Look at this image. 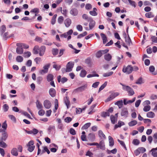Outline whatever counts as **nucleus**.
<instances>
[{
	"instance_id": "f257e3e1",
	"label": "nucleus",
	"mask_w": 157,
	"mask_h": 157,
	"mask_svg": "<svg viewBox=\"0 0 157 157\" xmlns=\"http://www.w3.org/2000/svg\"><path fill=\"white\" fill-rule=\"evenodd\" d=\"M120 84L123 86L122 89L128 92V95L131 96L134 94L135 92L134 91L130 86H126L121 82L120 83Z\"/></svg>"
},
{
	"instance_id": "f03ea898",
	"label": "nucleus",
	"mask_w": 157,
	"mask_h": 157,
	"mask_svg": "<svg viewBox=\"0 0 157 157\" xmlns=\"http://www.w3.org/2000/svg\"><path fill=\"white\" fill-rule=\"evenodd\" d=\"M87 88V85L86 84L81 86L74 90L73 92L75 93L81 92L85 91Z\"/></svg>"
},
{
	"instance_id": "7ed1b4c3",
	"label": "nucleus",
	"mask_w": 157,
	"mask_h": 157,
	"mask_svg": "<svg viewBox=\"0 0 157 157\" xmlns=\"http://www.w3.org/2000/svg\"><path fill=\"white\" fill-rule=\"evenodd\" d=\"M120 94L118 92H114L112 93L105 101V102H109L114 98L116 97L119 95Z\"/></svg>"
},
{
	"instance_id": "20e7f679",
	"label": "nucleus",
	"mask_w": 157,
	"mask_h": 157,
	"mask_svg": "<svg viewBox=\"0 0 157 157\" xmlns=\"http://www.w3.org/2000/svg\"><path fill=\"white\" fill-rule=\"evenodd\" d=\"M133 70V67L131 65H128L125 68L123 67L122 69V71L124 73H126L127 74H130L131 73Z\"/></svg>"
},
{
	"instance_id": "39448f33",
	"label": "nucleus",
	"mask_w": 157,
	"mask_h": 157,
	"mask_svg": "<svg viewBox=\"0 0 157 157\" xmlns=\"http://www.w3.org/2000/svg\"><path fill=\"white\" fill-rule=\"evenodd\" d=\"M74 62H68L66 65V72H69L71 71L72 70V69L74 67Z\"/></svg>"
},
{
	"instance_id": "423d86ee",
	"label": "nucleus",
	"mask_w": 157,
	"mask_h": 157,
	"mask_svg": "<svg viewBox=\"0 0 157 157\" xmlns=\"http://www.w3.org/2000/svg\"><path fill=\"white\" fill-rule=\"evenodd\" d=\"M109 51V50L107 49L99 50L96 53V56L98 58H100L102 56V55L107 53Z\"/></svg>"
},
{
	"instance_id": "0eeeda50",
	"label": "nucleus",
	"mask_w": 157,
	"mask_h": 157,
	"mask_svg": "<svg viewBox=\"0 0 157 157\" xmlns=\"http://www.w3.org/2000/svg\"><path fill=\"white\" fill-rule=\"evenodd\" d=\"M50 65V63L47 64L45 65L43 67V69L41 70L39 72L41 74H44L45 73H47L48 71V68H49Z\"/></svg>"
},
{
	"instance_id": "6e6552de",
	"label": "nucleus",
	"mask_w": 157,
	"mask_h": 157,
	"mask_svg": "<svg viewBox=\"0 0 157 157\" xmlns=\"http://www.w3.org/2000/svg\"><path fill=\"white\" fill-rule=\"evenodd\" d=\"M128 115V112L126 108H124L122 109L121 112V115L124 117H127Z\"/></svg>"
},
{
	"instance_id": "1a4fd4ad",
	"label": "nucleus",
	"mask_w": 157,
	"mask_h": 157,
	"mask_svg": "<svg viewBox=\"0 0 157 157\" xmlns=\"http://www.w3.org/2000/svg\"><path fill=\"white\" fill-rule=\"evenodd\" d=\"M43 104L44 107L47 109H49L51 106V103L48 100H44Z\"/></svg>"
},
{
	"instance_id": "9d476101",
	"label": "nucleus",
	"mask_w": 157,
	"mask_h": 157,
	"mask_svg": "<svg viewBox=\"0 0 157 157\" xmlns=\"http://www.w3.org/2000/svg\"><path fill=\"white\" fill-rule=\"evenodd\" d=\"M46 47L44 46H42L39 48V55L40 56H42L44 54L45 51Z\"/></svg>"
},
{
	"instance_id": "9b49d317",
	"label": "nucleus",
	"mask_w": 157,
	"mask_h": 157,
	"mask_svg": "<svg viewBox=\"0 0 157 157\" xmlns=\"http://www.w3.org/2000/svg\"><path fill=\"white\" fill-rule=\"evenodd\" d=\"M49 93L50 95L52 97H54L56 95V90L53 88L50 89L49 90Z\"/></svg>"
},
{
	"instance_id": "f8f14e48",
	"label": "nucleus",
	"mask_w": 157,
	"mask_h": 157,
	"mask_svg": "<svg viewBox=\"0 0 157 157\" xmlns=\"http://www.w3.org/2000/svg\"><path fill=\"white\" fill-rule=\"evenodd\" d=\"M7 137L8 135L7 132L5 131H3L2 133V136L0 137V140L5 141L7 139Z\"/></svg>"
},
{
	"instance_id": "ddd939ff",
	"label": "nucleus",
	"mask_w": 157,
	"mask_h": 157,
	"mask_svg": "<svg viewBox=\"0 0 157 157\" xmlns=\"http://www.w3.org/2000/svg\"><path fill=\"white\" fill-rule=\"evenodd\" d=\"M70 13L73 16H76L78 13V11L77 9L73 8L70 10Z\"/></svg>"
},
{
	"instance_id": "4468645a",
	"label": "nucleus",
	"mask_w": 157,
	"mask_h": 157,
	"mask_svg": "<svg viewBox=\"0 0 157 157\" xmlns=\"http://www.w3.org/2000/svg\"><path fill=\"white\" fill-rule=\"evenodd\" d=\"M17 47L16 48V52L18 54L21 55L23 53L24 50L20 46H17Z\"/></svg>"
},
{
	"instance_id": "2eb2a0df",
	"label": "nucleus",
	"mask_w": 157,
	"mask_h": 157,
	"mask_svg": "<svg viewBox=\"0 0 157 157\" xmlns=\"http://www.w3.org/2000/svg\"><path fill=\"white\" fill-rule=\"evenodd\" d=\"M89 21H90L89 24V29H91L95 26V22L94 20H93L92 18H91V19H90L89 20Z\"/></svg>"
},
{
	"instance_id": "dca6fc26",
	"label": "nucleus",
	"mask_w": 157,
	"mask_h": 157,
	"mask_svg": "<svg viewBox=\"0 0 157 157\" xmlns=\"http://www.w3.org/2000/svg\"><path fill=\"white\" fill-rule=\"evenodd\" d=\"M64 23L65 26L67 27H69L71 23V21L69 18L66 19L64 21Z\"/></svg>"
},
{
	"instance_id": "f3484780",
	"label": "nucleus",
	"mask_w": 157,
	"mask_h": 157,
	"mask_svg": "<svg viewBox=\"0 0 157 157\" xmlns=\"http://www.w3.org/2000/svg\"><path fill=\"white\" fill-rule=\"evenodd\" d=\"M55 127L54 125H50L48 128V134L52 133L53 131H55Z\"/></svg>"
},
{
	"instance_id": "a211bd4d",
	"label": "nucleus",
	"mask_w": 157,
	"mask_h": 157,
	"mask_svg": "<svg viewBox=\"0 0 157 157\" xmlns=\"http://www.w3.org/2000/svg\"><path fill=\"white\" fill-rule=\"evenodd\" d=\"M88 138L89 140L91 141H94L95 139V135L93 133H89L88 135Z\"/></svg>"
},
{
	"instance_id": "6ab92c4d",
	"label": "nucleus",
	"mask_w": 157,
	"mask_h": 157,
	"mask_svg": "<svg viewBox=\"0 0 157 157\" xmlns=\"http://www.w3.org/2000/svg\"><path fill=\"white\" fill-rule=\"evenodd\" d=\"M16 45L17 46H20L21 47L23 48H24L25 49H27L29 47V46L28 45L21 43H17Z\"/></svg>"
},
{
	"instance_id": "aec40b11",
	"label": "nucleus",
	"mask_w": 157,
	"mask_h": 157,
	"mask_svg": "<svg viewBox=\"0 0 157 157\" xmlns=\"http://www.w3.org/2000/svg\"><path fill=\"white\" fill-rule=\"evenodd\" d=\"M124 124V123L123 121H119L118 122L117 124H116L114 126V129H116L118 127H120L122 126Z\"/></svg>"
},
{
	"instance_id": "412c9836",
	"label": "nucleus",
	"mask_w": 157,
	"mask_h": 157,
	"mask_svg": "<svg viewBox=\"0 0 157 157\" xmlns=\"http://www.w3.org/2000/svg\"><path fill=\"white\" fill-rule=\"evenodd\" d=\"M109 140V146L110 147H113L114 144V141L113 138L110 136H108Z\"/></svg>"
},
{
	"instance_id": "4be33fe9",
	"label": "nucleus",
	"mask_w": 157,
	"mask_h": 157,
	"mask_svg": "<svg viewBox=\"0 0 157 157\" xmlns=\"http://www.w3.org/2000/svg\"><path fill=\"white\" fill-rule=\"evenodd\" d=\"M36 107L38 109H41L43 108V107L42 104L39 101L37 100L36 102Z\"/></svg>"
},
{
	"instance_id": "5701e85b",
	"label": "nucleus",
	"mask_w": 157,
	"mask_h": 157,
	"mask_svg": "<svg viewBox=\"0 0 157 157\" xmlns=\"http://www.w3.org/2000/svg\"><path fill=\"white\" fill-rule=\"evenodd\" d=\"M39 51V47L38 46H35L33 49V52L34 54H38Z\"/></svg>"
},
{
	"instance_id": "b1692460",
	"label": "nucleus",
	"mask_w": 157,
	"mask_h": 157,
	"mask_svg": "<svg viewBox=\"0 0 157 157\" xmlns=\"http://www.w3.org/2000/svg\"><path fill=\"white\" fill-rule=\"evenodd\" d=\"M99 146L101 149L104 150L105 149L104 142L103 140H101L99 144Z\"/></svg>"
},
{
	"instance_id": "393cba45",
	"label": "nucleus",
	"mask_w": 157,
	"mask_h": 157,
	"mask_svg": "<svg viewBox=\"0 0 157 157\" xmlns=\"http://www.w3.org/2000/svg\"><path fill=\"white\" fill-rule=\"evenodd\" d=\"M6 27L5 25H2L0 28V33L1 36H2L3 33L6 30Z\"/></svg>"
},
{
	"instance_id": "a878e982",
	"label": "nucleus",
	"mask_w": 157,
	"mask_h": 157,
	"mask_svg": "<svg viewBox=\"0 0 157 157\" xmlns=\"http://www.w3.org/2000/svg\"><path fill=\"white\" fill-rule=\"evenodd\" d=\"M47 80L48 82L53 80L54 79V76L52 74H48L47 77Z\"/></svg>"
},
{
	"instance_id": "bb28decb",
	"label": "nucleus",
	"mask_w": 157,
	"mask_h": 157,
	"mask_svg": "<svg viewBox=\"0 0 157 157\" xmlns=\"http://www.w3.org/2000/svg\"><path fill=\"white\" fill-rule=\"evenodd\" d=\"M115 105H117L119 109L121 108L123 106V102L122 100L118 101L115 103Z\"/></svg>"
},
{
	"instance_id": "cd10ccee",
	"label": "nucleus",
	"mask_w": 157,
	"mask_h": 157,
	"mask_svg": "<svg viewBox=\"0 0 157 157\" xmlns=\"http://www.w3.org/2000/svg\"><path fill=\"white\" fill-rule=\"evenodd\" d=\"M11 153L13 155L17 156L18 155L17 149L13 148L11 151Z\"/></svg>"
},
{
	"instance_id": "c85d7f7f",
	"label": "nucleus",
	"mask_w": 157,
	"mask_h": 157,
	"mask_svg": "<svg viewBox=\"0 0 157 157\" xmlns=\"http://www.w3.org/2000/svg\"><path fill=\"white\" fill-rule=\"evenodd\" d=\"M104 57L105 59L107 61H110L112 59L111 56L109 53L105 55Z\"/></svg>"
},
{
	"instance_id": "c756f323",
	"label": "nucleus",
	"mask_w": 157,
	"mask_h": 157,
	"mask_svg": "<svg viewBox=\"0 0 157 157\" xmlns=\"http://www.w3.org/2000/svg\"><path fill=\"white\" fill-rule=\"evenodd\" d=\"M64 102L68 109L70 105V101L68 97H66V98L64 99Z\"/></svg>"
},
{
	"instance_id": "7c9ffc66",
	"label": "nucleus",
	"mask_w": 157,
	"mask_h": 157,
	"mask_svg": "<svg viewBox=\"0 0 157 157\" xmlns=\"http://www.w3.org/2000/svg\"><path fill=\"white\" fill-rule=\"evenodd\" d=\"M98 135L102 139V137L103 139H105L106 137L105 135L103 133V132L101 130H100L98 132Z\"/></svg>"
},
{
	"instance_id": "2f4dec72",
	"label": "nucleus",
	"mask_w": 157,
	"mask_h": 157,
	"mask_svg": "<svg viewBox=\"0 0 157 157\" xmlns=\"http://www.w3.org/2000/svg\"><path fill=\"white\" fill-rule=\"evenodd\" d=\"M91 59L90 57H88L85 59V62L89 66L91 65Z\"/></svg>"
},
{
	"instance_id": "473e14b6",
	"label": "nucleus",
	"mask_w": 157,
	"mask_h": 157,
	"mask_svg": "<svg viewBox=\"0 0 157 157\" xmlns=\"http://www.w3.org/2000/svg\"><path fill=\"white\" fill-rule=\"evenodd\" d=\"M155 115V113L151 111L148 112L147 114V117L150 118L154 117Z\"/></svg>"
},
{
	"instance_id": "72a5a7b5",
	"label": "nucleus",
	"mask_w": 157,
	"mask_h": 157,
	"mask_svg": "<svg viewBox=\"0 0 157 157\" xmlns=\"http://www.w3.org/2000/svg\"><path fill=\"white\" fill-rule=\"evenodd\" d=\"M137 123V121L136 120H133L128 123L129 126L132 127L136 124Z\"/></svg>"
},
{
	"instance_id": "f704fd0d",
	"label": "nucleus",
	"mask_w": 157,
	"mask_h": 157,
	"mask_svg": "<svg viewBox=\"0 0 157 157\" xmlns=\"http://www.w3.org/2000/svg\"><path fill=\"white\" fill-rule=\"evenodd\" d=\"M82 18L83 19L87 20L88 21H89L90 19H91V17H88L86 14H84L82 15Z\"/></svg>"
},
{
	"instance_id": "c9c22d12",
	"label": "nucleus",
	"mask_w": 157,
	"mask_h": 157,
	"mask_svg": "<svg viewBox=\"0 0 157 157\" xmlns=\"http://www.w3.org/2000/svg\"><path fill=\"white\" fill-rule=\"evenodd\" d=\"M57 16V15L55 14L54 15L53 17H52L51 21V23L52 25H54L55 24L56 22V19Z\"/></svg>"
},
{
	"instance_id": "e433bc0d",
	"label": "nucleus",
	"mask_w": 157,
	"mask_h": 157,
	"mask_svg": "<svg viewBox=\"0 0 157 157\" xmlns=\"http://www.w3.org/2000/svg\"><path fill=\"white\" fill-rule=\"evenodd\" d=\"M91 125L90 123H87L85 124L82 127V129H86L89 127Z\"/></svg>"
},
{
	"instance_id": "4c0bfd02",
	"label": "nucleus",
	"mask_w": 157,
	"mask_h": 157,
	"mask_svg": "<svg viewBox=\"0 0 157 157\" xmlns=\"http://www.w3.org/2000/svg\"><path fill=\"white\" fill-rule=\"evenodd\" d=\"M86 73L87 72L85 70H82L81 71L80 76L81 77H84L86 76Z\"/></svg>"
},
{
	"instance_id": "58836bf2",
	"label": "nucleus",
	"mask_w": 157,
	"mask_h": 157,
	"mask_svg": "<svg viewBox=\"0 0 157 157\" xmlns=\"http://www.w3.org/2000/svg\"><path fill=\"white\" fill-rule=\"evenodd\" d=\"M107 84V82L106 81L99 88L98 90V92L103 90L106 86Z\"/></svg>"
},
{
	"instance_id": "ea45409f",
	"label": "nucleus",
	"mask_w": 157,
	"mask_h": 157,
	"mask_svg": "<svg viewBox=\"0 0 157 157\" xmlns=\"http://www.w3.org/2000/svg\"><path fill=\"white\" fill-rule=\"evenodd\" d=\"M16 60L18 62L21 63L23 61V58L21 56H18L17 57Z\"/></svg>"
},
{
	"instance_id": "a19ab883",
	"label": "nucleus",
	"mask_w": 157,
	"mask_h": 157,
	"mask_svg": "<svg viewBox=\"0 0 157 157\" xmlns=\"http://www.w3.org/2000/svg\"><path fill=\"white\" fill-rule=\"evenodd\" d=\"M101 116L102 117H105L107 116H110L109 113V112H103L101 114Z\"/></svg>"
},
{
	"instance_id": "79ce46f5",
	"label": "nucleus",
	"mask_w": 157,
	"mask_h": 157,
	"mask_svg": "<svg viewBox=\"0 0 157 157\" xmlns=\"http://www.w3.org/2000/svg\"><path fill=\"white\" fill-rule=\"evenodd\" d=\"M145 16L146 17L148 18H150L154 17V15L152 14V13L151 12L146 13L145 14Z\"/></svg>"
},
{
	"instance_id": "37998d69",
	"label": "nucleus",
	"mask_w": 157,
	"mask_h": 157,
	"mask_svg": "<svg viewBox=\"0 0 157 157\" xmlns=\"http://www.w3.org/2000/svg\"><path fill=\"white\" fill-rule=\"evenodd\" d=\"M128 37L126 38H124L125 42L128 45H130V43H131V40L129 37V35L128 36Z\"/></svg>"
},
{
	"instance_id": "c03bdc74",
	"label": "nucleus",
	"mask_w": 157,
	"mask_h": 157,
	"mask_svg": "<svg viewBox=\"0 0 157 157\" xmlns=\"http://www.w3.org/2000/svg\"><path fill=\"white\" fill-rule=\"evenodd\" d=\"M144 83L143 81L142 78L141 77H140L136 81V82L135 83L137 84H141Z\"/></svg>"
},
{
	"instance_id": "a18cd8bd",
	"label": "nucleus",
	"mask_w": 157,
	"mask_h": 157,
	"mask_svg": "<svg viewBox=\"0 0 157 157\" xmlns=\"http://www.w3.org/2000/svg\"><path fill=\"white\" fill-rule=\"evenodd\" d=\"M31 55V53L30 52L28 51L24 53L23 56L25 58H28Z\"/></svg>"
},
{
	"instance_id": "49530a36",
	"label": "nucleus",
	"mask_w": 157,
	"mask_h": 157,
	"mask_svg": "<svg viewBox=\"0 0 157 157\" xmlns=\"http://www.w3.org/2000/svg\"><path fill=\"white\" fill-rule=\"evenodd\" d=\"M59 50L57 48H53L52 50V53L54 56L56 55L58 53Z\"/></svg>"
},
{
	"instance_id": "de8ad7c7",
	"label": "nucleus",
	"mask_w": 157,
	"mask_h": 157,
	"mask_svg": "<svg viewBox=\"0 0 157 157\" xmlns=\"http://www.w3.org/2000/svg\"><path fill=\"white\" fill-rule=\"evenodd\" d=\"M128 2L129 3V4L133 6L135 8L136 6L135 2L133 1L132 0H128Z\"/></svg>"
},
{
	"instance_id": "09e8293b",
	"label": "nucleus",
	"mask_w": 157,
	"mask_h": 157,
	"mask_svg": "<svg viewBox=\"0 0 157 157\" xmlns=\"http://www.w3.org/2000/svg\"><path fill=\"white\" fill-rule=\"evenodd\" d=\"M151 109V106L149 105H147L145 106L143 108V110L145 112H147L149 111Z\"/></svg>"
},
{
	"instance_id": "8fccbe9b",
	"label": "nucleus",
	"mask_w": 157,
	"mask_h": 157,
	"mask_svg": "<svg viewBox=\"0 0 157 157\" xmlns=\"http://www.w3.org/2000/svg\"><path fill=\"white\" fill-rule=\"evenodd\" d=\"M4 141V140H0V147L5 148L7 146V145Z\"/></svg>"
},
{
	"instance_id": "3c124183",
	"label": "nucleus",
	"mask_w": 157,
	"mask_h": 157,
	"mask_svg": "<svg viewBox=\"0 0 157 157\" xmlns=\"http://www.w3.org/2000/svg\"><path fill=\"white\" fill-rule=\"evenodd\" d=\"M113 74V72L111 71L108 73H104L103 75V76L104 77H107L112 75Z\"/></svg>"
},
{
	"instance_id": "603ef678",
	"label": "nucleus",
	"mask_w": 157,
	"mask_h": 157,
	"mask_svg": "<svg viewBox=\"0 0 157 157\" xmlns=\"http://www.w3.org/2000/svg\"><path fill=\"white\" fill-rule=\"evenodd\" d=\"M140 141L137 139H134L132 142V143L135 145H138L140 144Z\"/></svg>"
},
{
	"instance_id": "864d4df0",
	"label": "nucleus",
	"mask_w": 157,
	"mask_h": 157,
	"mask_svg": "<svg viewBox=\"0 0 157 157\" xmlns=\"http://www.w3.org/2000/svg\"><path fill=\"white\" fill-rule=\"evenodd\" d=\"M43 78L41 76H39L37 78L36 82L37 84L40 85L41 83Z\"/></svg>"
},
{
	"instance_id": "5fc2aeb1",
	"label": "nucleus",
	"mask_w": 157,
	"mask_h": 157,
	"mask_svg": "<svg viewBox=\"0 0 157 157\" xmlns=\"http://www.w3.org/2000/svg\"><path fill=\"white\" fill-rule=\"evenodd\" d=\"M118 141L120 143L121 145L124 148L125 150H127L124 141L120 140L119 139L118 140Z\"/></svg>"
},
{
	"instance_id": "6e6d98bb",
	"label": "nucleus",
	"mask_w": 157,
	"mask_h": 157,
	"mask_svg": "<svg viewBox=\"0 0 157 157\" xmlns=\"http://www.w3.org/2000/svg\"><path fill=\"white\" fill-rule=\"evenodd\" d=\"M63 21V16H59L58 19V22L59 24H61Z\"/></svg>"
},
{
	"instance_id": "4d7b16f0",
	"label": "nucleus",
	"mask_w": 157,
	"mask_h": 157,
	"mask_svg": "<svg viewBox=\"0 0 157 157\" xmlns=\"http://www.w3.org/2000/svg\"><path fill=\"white\" fill-rule=\"evenodd\" d=\"M3 110L5 112H7L9 108V106L7 104H5L3 106Z\"/></svg>"
},
{
	"instance_id": "13d9d810",
	"label": "nucleus",
	"mask_w": 157,
	"mask_h": 157,
	"mask_svg": "<svg viewBox=\"0 0 157 157\" xmlns=\"http://www.w3.org/2000/svg\"><path fill=\"white\" fill-rule=\"evenodd\" d=\"M41 61V59L40 57H36L34 59V61L36 64H39Z\"/></svg>"
},
{
	"instance_id": "bf43d9fd",
	"label": "nucleus",
	"mask_w": 157,
	"mask_h": 157,
	"mask_svg": "<svg viewBox=\"0 0 157 157\" xmlns=\"http://www.w3.org/2000/svg\"><path fill=\"white\" fill-rule=\"evenodd\" d=\"M151 39L153 42L157 43V37L152 36L151 37Z\"/></svg>"
},
{
	"instance_id": "052dcab7",
	"label": "nucleus",
	"mask_w": 157,
	"mask_h": 157,
	"mask_svg": "<svg viewBox=\"0 0 157 157\" xmlns=\"http://www.w3.org/2000/svg\"><path fill=\"white\" fill-rule=\"evenodd\" d=\"M2 128H3V130H5L7 128V124H6V121H5L2 123Z\"/></svg>"
},
{
	"instance_id": "680f3d73",
	"label": "nucleus",
	"mask_w": 157,
	"mask_h": 157,
	"mask_svg": "<svg viewBox=\"0 0 157 157\" xmlns=\"http://www.w3.org/2000/svg\"><path fill=\"white\" fill-rule=\"evenodd\" d=\"M69 132L71 135H74L76 134L75 130L73 128H70L69 130Z\"/></svg>"
},
{
	"instance_id": "e2e57ef3",
	"label": "nucleus",
	"mask_w": 157,
	"mask_h": 157,
	"mask_svg": "<svg viewBox=\"0 0 157 157\" xmlns=\"http://www.w3.org/2000/svg\"><path fill=\"white\" fill-rule=\"evenodd\" d=\"M9 118L12 121L14 122H16V120L15 117L12 115H9L8 116Z\"/></svg>"
},
{
	"instance_id": "0e129e2a",
	"label": "nucleus",
	"mask_w": 157,
	"mask_h": 157,
	"mask_svg": "<svg viewBox=\"0 0 157 157\" xmlns=\"http://www.w3.org/2000/svg\"><path fill=\"white\" fill-rule=\"evenodd\" d=\"M53 67L57 71L60 69L61 67L60 65H57L56 64H54L53 66Z\"/></svg>"
},
{
	"instance_id": "69168bd1",
	"label": "nucleus",
	"mask_w": 157,
	"mask_h": 157,
	"mask_svg": "<svg viewBox=\"0 0 157 157\" xmlns=\"http://www.w3.org/2000/svg\"><path fill=\"white\" fill-rule=\"evenodd\" d=\"M28 147V150L30 152H32L34 150L35 148V146L34 145Z\"/></svg>"
},
{
	"instance_id": "338daca9",
	"label": "nucleus",
	"mask_w": 157,
	"mask_h": 157,
	"mask_svg": "<svg viewBox=\"0 0 157 157\" xmlns=\"http://www.w3.org/2000/svg\"><path fill=\"white\" fill-rule=\"evenodd\" d=\"M110 119L111 123L113 124H115L116 122V119L115 117L113 115H111L110 116Z\"/></svg>"
},
{
	"instance_id": "774afa93",
	"label": "nucleus",
	"mask_w": 157,
	"mask_h": 157,
	"mask_svg": "<svg viewBox=\"0 0 157 157\" xmlns=\"http://www.w3.org/2000/svg\"><path fill=\"white\" fill-rule=\"evenodd\" d=\"M72 120V119L70 117H66L65 119V121L67 123H68L71 122Z\"/></svg>"
}]
</instances>
